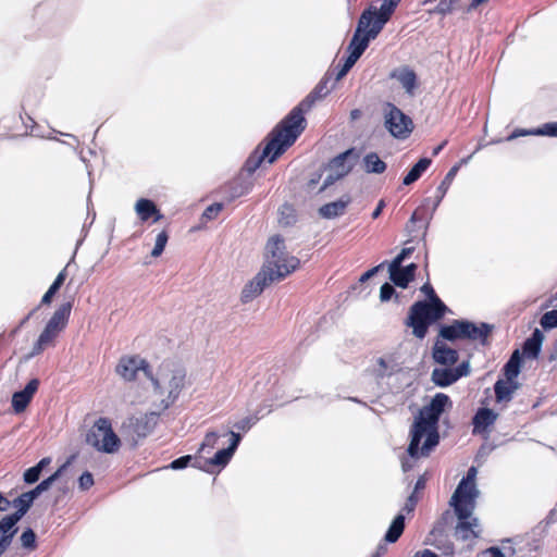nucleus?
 Wrapping results in <instances>:
<instances>
[{
  "label": "nucleus",
  "mask_w": 557,
  "mask_h": 557,
  "mask_svg": "<svg viewBox=\"0 0 557 557\" xmlns=\"http://www.w3.org/2000/svg\"><path fill=\"white\" fill-rule=\"evenodd\" d=\"M448 405H451L449 397L446 394L437 393L414 418L409 432L410 442L406 455L401 457L404 472L413 469L420 458L428 457L438 445V419Z\"/></svg>",
  "instance_id": "nucleus-1"
},
{
  "label": "nucleus",
  "mask_w": 557,
  "mask_h": 557,
  "mask_svg": "<svg viewBox=\"0 0 557 557\" xmlns=\"http://www.w3.org/2000/svg\"><path fill=\"white\" fill-rule=\"evenodd\" d=\"M306 121L301 117L300 109L290 113L273 129L271 137L260 156H251L246 163L249 172L256 171L263 160L273 163L286 148L292 146L305 129Z\"/></svg>",
  "instance_id": "nucleus-2"
},
{
  "label": "nucleus",
  "mask_w": 557,
  "mask_h": 557,
  "mask_svg": "<svg viewBox=\"0 0 557 557\" xmlns=\"http://www.w3.org/2000/svg\"><path fill=\"white\" fill-rule=\"evenodd\" d=\"M148 379L152 385V405L160 411L172 406L186 384V371L181 366L164 361L156 373L150 371Z\"/></svg>",
  "instance_id": "nucleus-3"
},
{
  "label": "nucleus",
  "mask_w": 557,
  "mask_h": 557,
  "mask_svg": "<svg viewBox=\"0 0 557 557\" xmlns=\"http://www.w3.org/2000/svg\"><path fill=\"white\" fill-rule=\"evenodd\" d=\"M421 292L430 298V302L418 301L411 308L407 324L412 327V333L418 338H423L430 323L440 320L447 311V307L435 295L433 287L425 283Z\"/></svg>",
  "instance_id": "nucleus-4"
},
{
  "label": "nucleus",
  "mask_w": 557,
  "mask_h": 557,
  "mask_svg": "<svg viewBox=\"0 0 557 557\" xmlns=\"http://www.w3.org/2000/svg\"><path fill=\"white\" fill-rule=\"evenodd\" d=\"M299 267L298 258L286 251L284 239L274 235L265 246V261L262 271L271 282L281 281Z\"/></svg>",
  "instance_id": "nucleus-5"
},
{
  "label": "nucleus",
  "mask_w": 557,
  "mask_h": 557,
  "mask_svg": "<svg viewBox=\"0 0 557 557\" xmlns=\"http://www.w3.org/2000/svg\"><path fill=\"white\" fill-rule=\"evenodd\" d=\"M86 442L98 451L113 454L120 447V438L114 433L111 422L107 418H99L90 428Z\"/></svg>",
  "instance_id": "nucleus-6"
},
{
  "label": "nucleus",
  "mask_w": 557,
  "mask_h": 557,
  "mask_svg": "<svg viewBox=\"0 0 557 557\" xmlns=\"http://www.w3.org/2000/svg\"><path fill=\"white\" fill-rule=\"evenodd\" d=\"M387 22V18L377 13L376 7H370L362 12L359 18L357 29L352 36L354 44L367 49L370 40L376 38Z\"/></svg>",
  "instance_id": "nucleus-7"
},
{
  "label": "nucleus",
  "mask_w": 557,
  "mask_h": 557,
  "mask_svg": "<svg viewBox=\"0 0 557 557\" xmlns=\"http://www.w3.org/2000/svg\"><path fill=\"white\" fill-rule=\"evenodd\" d=\"M161 412L156 408L153 411L132 416L123 423V430L132 441L137 442L153 431Z\"/></svg>",
  "instance_id": "nucleus-8"
},
{
  "label": "nucleus",
  "mask_w": 557,
  "mask_h": 557,
  "mask_svg": "<svg viewBox=\"0 0 557 557\" xmlns=\"http://www.w3.org/2000/svg\"><path fill=\"white\" fill-rule=\"evenodd\" d=\"M384 119L386 129L395 138L405 139L413 129L412 120L392 103L385 106Z\"/></svg>",
  "instance_id": "nucleus-9"
},
{
  "label": "nucleus",
  "mask_w": 557,
  "mask_h": 557,
  "mask_svg": "<svg viewBox=\"0 0 557 557\" xmlns=\"http://www.w3.org/2000/svg\"><path fill=\"white\" fill-rule=\"evenodd\" d=\"M476 469L471 467L467 475L459 482L456 491L450 499L457 503L458 510H466L472 508V502H475L479 496V490L475 485Z\"/></svg>",
  "instance_id": "nucleus-10"
},
{
  "label": "nucleus",
  "mask_w": 557,
  "mask_h": 557,
  "mask_svg": "<svg viewBox=\"0 0 557 557\" xmlns=\"http://www.w3.org/2000/svg\"><path fill=\"white\" fill-rule=\"evenodd\" d=\"M450 505L454 507V510L458 518V523L456 525V536L463 541H468L471 539H475L480 533V524L479 520L473 517V511L475 508V502H472V508H466V510H458L457 503L450 499Z\"/></svg>",
  "instance_id": "nucleus-11"
},
{
  "label": "nucleus",
  "mask_w": 557,
  "mask_h": 557,
  "mask_svg": "<svg viewBox=\"0 0 557 557\" xmlns=\"http://www.w3.org/2000/svg\"><path fill=\"white\" fill-rule=\"evenodd\" d=\"M140 372L147 377L150 375L146 360L137 356L123 357L116 366V373L126 381L135 380Z\"/></svg>",
  "instance_id": "nucleus-12"
},
{
  "label": "nucleus",
  "mask_w": 557,
  "mask_h": 557,
  "mask_svg": "<svg viewBox=\"0 0 557 557\" xmlns=\"http://www.w3.org/2000/svg\"><path fill=\"white\" fill-rule=\"evenodd\" d=\"M498 414L490 408H480L473 419V434H488L490 428L496 422Z\"/></svg>",
  "instance_id": "nucleus-13"
},
{
  "label": "nucleus",
  "mask_w": 557,
  "mask_h": 557,
  "mask_svg": "<svg viewBox=\"0 0 557 557\" xmlns=\"http://www.w3.org/2000/svg\"><path fill=\"white\" fill-rule=\"evenodd\" d=\"M272 283L269 277L260 271L249 283L245 285L242 290L240 299L243 302L247 304L258 297L268 286Z\"/></svg>",
  "instance_id": "nucleus-14"
},
{
  "label": "nucleus",
  "mask_w": 557,
  "mask_h": 557,
  "mask_svg": "<svg viewBox=\"0 0 557 557\" xmlns=\"http://www.w3.org/2000/svg\"><path fill=\"white\" fill-rule=\"evenodd\" d=\"M39 381L30 380L23 391L16 392L12 396V407L16 413L23 412L30 403L34 394L38 389Z\"/></svg>",
  "instance_id": "nucleus-15"
},
{
  "label": "nucleus",
  "mask_w": 557,
  "mask_h": 557,
  "mask_svg": "<svg viewBox=\"0 0 557 557\" xmlns=\"http://www.w3.org/2000/svg\"><path fill=\"white\" fill-rule=\"evenodd\" d=\"M355 156L354 149H348L343 153H339L331 160L327 166V171L335 173V177L346 176L354 168V163L349 161Z\"/></svg>",
  "instance_id": "nucleus-16"
},
{
  "label": "nucleus",
  "mask_w": 557,
  "mask_h": 557,
  "mask_svg": "<svg viewBox=\"0 0 557 557\" xmlns=\"http://www.w3.org/2000/svg\"><path fill=\"white\" fill-rule=\"evenodd\" d=\"M460 327H462L463 339L480 341L481 343H485L491 332V326L486 323L475 324L466 320H462Z\"/></svg>",
  "instance_id": "nucleus-17"
},
{
  "label": "nucleus",
  "mask_w": 557,
  "mask_h": 557,
  "mask_svg": "<svg viewBox=\"0 0 557 557\" xmlns=\"http://www.w3.org/2000/svg\"><path fill=\"white\" fill-rule=\"evenodd\" d=\"M17 522L5 516L0 520V553H4L11 545L18 531Z\"/></svg>",
  "instance_id": "nucleus-18"
},
{
  "label": "nucleus",
  "mask_w": 557,
  "mask_h": 557,
  "mask_svg": "<svg viewBox=\"0 0 557 557\" xmlns=\"http://www.w3.org/2000/svg\"><path fill=\"white\" fill-rule=\"evenodd\" d=\"M433 358L437 363L449 366L456 363L458 352L446 343L437 341L433 348Z\"/></svg>",
  "instance_id": "nucleus-19"
},
{
  "label": "nucleus",
  "mask_w": 557,
  "mask_h": 557,
  "mask_svg": "<svg viewBox=\"0 0 557 557\" xmlns=\"http://www.w3.org/2000/svg\"><path fill=\"white\" fill-rule=\"evenodd\" d=\"M392 77L396 78L400 83V85L403 86V88L405 89V91L408 95L413 96L414 90L418 86V83H417V75L411 69L405 66V67L395 70L392 73Z\"/></svg>",
  "instance_id": "nucleus-20"
},
{
  "label": "nucleus",
  "mask_w": 557,
  "mask_h": 557,
  "mask_svg": "<svg viewBox=\"0 0 557 557\" xmlns=\"http://www.w3.org/2000/svg\"><path fill=\"white\" fill-rule=\"evenodd\" d=\"M518 388L519 383L517 381L499 379L494 385L496 401L508 403Z\"/></svg>",
  "instance_id": "nucleus-21"
},
{
  "label": "nucleus",
  "mask_w": 557,
  "mask_h": 557,
  "mask_svg": "<svg viewBox=\"0 0 557 557\" xmlns=\"http://www.w3.org/2000/svg\"><path fill=\"white\" fill-rule=\"evenodd\" d=\"M135 211L143 222L148 221L150 218H153V222H158L162 219V214L156 205L149 199L141 198L137 200Z\"/></svg>",
  "instance_id": "nucleus-22"
},
{
  "label": "nucleus",
  "mask_w": 557,
  "mask_h": 557,
  "mask_svg": "<svg viewBox=\"0 0 557 557\" xmlns=\"http://www.w3.org/2000/svg\"><path fill=\"white\" fill-rule=\"evenodd\" d=\"M349 202H350V197L349 196H344V197H342L341 199H338L336 201L329 202V203L322 206L319 209V213L324 219L337 218V216L342 215L345 212V210H346L347 206L349 205Z\"/></svg>",
  "instance_id": "nucleus-23"
},
{
  "label": "nucleus",
  "mask_w": 557,
  "mask_h": 557,
  "mask_svg": "<svg viewBox=\"0 0 557 557\" xmlns=\"http://www.w3.org/2000/svg\"><path fill=\"white\" fill-rule=\"evenodd\" d=\"M364 48L358 44H354V40H350L348 46L349 55L347 57L343 66L338 70L336 74V81H341L354 66V64L358 61L361 54L364 52Z\"/></svg>",
  "instance_id": "nucleus-24"
},
{
  "label": "nucleus",
  "mask_w": 557,
  "mask_h": 557,
  "mask_svg": "<svg viewBox=\"0 0 557 557\" xmlns=\"http://www.w3.org/2000/svg\"><path fill=\"white\" fill-rule=\"evenodd\" d=\"M461 376L462 373H458L457 371H454V369L448 368H436L432 371V381L435 385L441 387L451 385Z\"/></svg>",
  "instance_id": "nucleus-25"
},
{
  "label": "nucleus",
  "mask_w": 557,
  "mask_h": 557,
  "mask_svg": "<svg viewBox=\"0 0 557 557\" xmlns=\"http://www.w3.org/2000/svg\"><path fill=\"white\" fill-rule=\"evenodd\" d=\"M543 341H544L543 333L539 329H535L534 332L532 333L531 337H529L524 342L523 354L528 358H532V359L537 358V356L541 351Z\"/></svg>",
  "instance_id": "nucleus-26"
},
{
  "label": "nucleus",
  "mask_w": 557,
  "mask_h": 557,
  "mask_svg": "<svg viewBox=\"0 0 557 557\" xmlns=\"http://www.w3.org/2000/svg\"><path fill=\"white\" fill-rule=\"evenodd\" d=\"M71 310H72L71 302L62 304L54 311V313L52 314V317L50 318V320L48 321L47 324L51 325V327H58L63 331L67 324L70 314H71Z\"/></svg>",
  "instance_id": "nucleus-27"
},
{
  "label": "nucleus",
  "mask_w": 557,
  "mask_h": 557,
  "mask_svg": "<svg viewBox=\"0 0 557 557\" xmlns=\"http://www.w3.org/2000/svg\"><path fill=\"white\" fill-rule=\"evenodd\" d=\"M375 372L379 376L391 375L400 369L399 363L393 355L377 358Z\"/></svg>",
  "instance_id": "nucleus-28"
},
{
  "label": "nucleus",
  "mask_w": 557,
  "mask_h": 557,
  "mask_svg": "<svg viewBox=\"0 0 557 557\" xmlns=\"http://www.w3.org/2000/svg\"><path fill=\"white\" fill-rule=\"evenodd\" d=\"M458 169H459L458 165L453 166L448 171V173L446 174V176L444 177V180L442 181L440 186L437 187L436 196H435L433 208H432V212H434L436 210V208L440 206L441 201L445 197V195H446V193H447V190H448V188H449L454 177L456 176V174L458 172Z\"/></svg>",
  "instance_id": "nucleus-29"
},
{
  "label": "nucleus",
  "mask_w": 557,
  "mask_h": 557,
  "mask_svg": "<svg viewBox=\"0 0 557 557\" xmlns=\"http://www.w3.org/2000/svg\"><path fill=\"white\" fill-rule=\"evenodd\" d=\"M362 163L367 173L381 174L386 170V163L375 152L367 153Z\"/></svg>",
  "instance_id": "nucleus-30"
},
{
  "label": "nucleus",
  "mask_w": 557,
  "mask_h": 557,
  "mask_svg": "<svg viewBox=\"0 0 557 557\" xmlns=\"http://www.w3.org/2000/svg\"><path fill=\"white\" fill-rule=\"evenodd\" d=\"M326 94H327L326 87L324 85H319L309 96L306 97V99H304L293 110L300 109L301 117L305 120L304 113L310 110V108L312 107V104L314 103V101L317 99H321Z\"/></svg>",
  "instance_id": "nucleus-31"
},
{
  "label": "nucleus",
  "mask_w": 557,
  "mask_h": 557,
  "mask_svg": "<svg viewBox=\"0 0 557 557\" xmlns=\"http://www.w3.org/2000/svg\"><path fill=\"white\" fill-rule=\"evenodd\" d=\"M521 357L519 350H515L510 359L504 367V375L506 380L517 381L520 373Z\"/></svg>",
  "instance_id": "nucleus-32"
},
{
  "label": "nucleus",
  "mask_w": 557,
  "mask_h": 557,
  "mask_svg": "<svg viewBox=\"0 0 557 557\" xmlns=\"http://www.w3.org/2000/svg\"><path fill=\"white\" fill-rule=\"evenodd\" d=\"M404 528H405V516L400 512L395 517V519L391 523V525L385 534V540L389 543L396 542L403 534Z\"/></svg>",
  "instance_id": "nucleus-33"
},
{
  "label": "nucleus",
  "mask_w": 557,
  "mask_h": 557,
  "mask_svg": "<svg viewBox=\"0 0 557 557\" xmlns=\"http://www.w3.org/2000/svg\"><path fill=\"white\" fill-rule=\"evenodd\" d=\"M431 160L428 158H422L416 163L412 169L408 172V174L404 177V185H410L418 181L422 173L430 166Z\"/></svg>",
  "instance_id": "nucleus-34"
},
{
  "label": "nucleus",
  "mask_w": 557,
  "mask_h": 557,
  "mask_svg": "<svg viewBox=\"0 0 557 557\" xmlns=\"http://www.w3.org/2000/svg\"><path fill=\"white\" fill-rule=\"evenodd\" d=\"M462 320H455L451 324L445 325L441 329L440 335L447 341L463 339L460 327Z\"/></svg>",
  "instance_id": "nucleus-35"
},
{
  "label": "nucleus",
  "mask_w": 557,
  "mask_h": 557,
  "mask_svg": "<svg viewBox=\"0 0 557 557\" xmlns=\"http://www.w3.org/2000/svg\"><path fill=\"white\" fill-rule=\"evenodd\" d=\"M55 338L57 337H54V335L51 334V332L45 327L41 334L39 335L37 342L35 343L30 356H37L47 347L53 345Z\"/></svg>",
  "instance_id": "nucleus-36"
},
{
  "label": "nucleus",
  "mask_w": 557,
  "mask_h": 557,
  "mask_svg": "<svg viewBox=\"0 0 557 557\" xmlns=\"http://www.w3.org/2000/svg\"><path fill=\"white\" fill-rule=\"evenodd\" d=\"M12 505L15 508H17V510L14 513L9 515L8 517L12 518L15 522H18L22 519V517L28 511V509L32 506V503L28 500V498H25V494L23 493L11 503V506Z\"/></svg>",
  "instance_id": "nucleus-37"
},
{
  "label": "nucleus",
  "mask_w": 557,
  "mask_h": 557,
  "mask_svg": "<svg viewBox=\"0 0 557 557\" xmlns=\"http://www.w3.org/2000/svg\"><path fill=\"white\" fill-rule=\"evenodd\" d=\"M388 272L391 281L398 287L406 288L413 280L407 272H405V270H403V267L398 269H388Z\"/></svg>",
  "instance_id": "nucleus-38"
},
{
  "label": "nucleus",
  "mask_w": 557,
  "mask_h": 557,
  "mask_svg": "<svg viewBox=\"0 0 557 557\" xmlns=\"http://www.w3.org/2000/svg\"><path fill=\"white\" fill-rule=\"evenodd\" d=\"M233 454L227 448L221 449L214 454V456L207 461L208 465L224 467L231 460Z\"/></svg>",
  "instance_id": "nucleus-39"
},
{
  "label": "nucleus",
  "mask_w": 557,
  "mask_h": 557,
  "mask_svg": "<svg viewBox=\"0 0 557 557\" xmlns=\"http://www.w3.org/2000/svg\"><path fill=\"white\" fill-rule=\"evenodd\" d=\"M65 468H66V463L63 465L62 467H60L52 475H50L46 480L41 481L36 486L37 492H39L41 494V493L48 491L51 487V485L60 478V475L62 474V472Z\"/></svg>",
  "instance_id": "nucleus-40"
},
{
  "label": "nucleus",
  "mask_w": 557,
  "mask_h": 557,
  "mask_svg": "<svg viewBox=\"0 0 557 557\" xmlns=\"http://www.w3.org/2000/svg\"><path fill=\"white\" fill-rule=\"evenodd\" d=\"M219 437L220 436L216 432L207 433L198 451L200 454L206 453V451L209 453L216 445Z\"/></svg>",
  "instance_id": "nucleus-41"
},
{
  "label": "nucleus",
  "mask_w": 557,
  "mask_h": 557,
  "mask_svg": "<svg viewBox=\"0 0 557 557\" xmlns=\"http://www.w3.org/2000/svg\"><path fill=\"white\" fill-rule=\"evenodd\" d=\"M542 327L552 330L557 327V310H550L545 312L540 321Z\"/></svg>",
  "instance_id": "nucleus-42"
},
{
  "label": "nucleus",
  "mask_w": 557,
  "mask_h": 557,
  "mask_svg": "<svg viewBox=\"0 0 557 557\" xmlns=\"http://www.w3.org/2000/svg\"><path fill=\"white\" fill-rule=\"evenodd\" d=\"M400 0H383L377 13L389 20Z\"/></svg>",
  "instance_id": "nucleus-43"
},
{
  "label": "nucleus",
  "mask_w": 557,
  "mask_h": 557,
  "mask_svg": "<svg viewBox=\"0 0 557 557\" xmlns=\"http://www.w3.org/2000/svg\"><path fill=\"white\" fill-rule=\"evenodd\" d=\"M168 234L166 232L162 231L160 232L158 235H157V238H156V243H154V247L151 251V256L157 258L159 256H161V253L163 252L164 250V247L168 243Z\"/></svg>",
  "instance_id": "nucleus-44"
},
{
  "label": "nucleus",
  "mask_w": 557,
  "mask_h": 557,
  "mask_svg": "<svg viewBox=\"0 0 557 557\" xmlns=\"http://www.w3.org/2000/svg\"><path fill=\"white\" fill-rule=\"evenodd\" d=\"M21 544L24 548L35 549L36 548V534L32 529L25 530L21 537Z\"/></svg>",
  "instance_id": "nucleus-45"
},
{
  "label": "nucleus",
  "mask_w": 557,
  "mask_h": 557,
  "mask_svg": "<svg viewBox=\"0 0 557 557\" xmlns=\"http://www.w3.org/2000/svg\"><path fill=\"white\" fill-rule=\"evenodd\" d=\"M540 136L557 137V122L545 123L537 127Z\"/></svg>",
  "instance_id": "nucleus-46"
},
{
  "label": "nucleus",
  "mask_w": 557,
  "mask_h": 557,
  "mask_svg": "<svg viewBox=\"0 0 557 557\" xmlns=\"http://www.w3.org/2000/svg\"><path fill=\"white\" fill-rule=\"evenodd\" d=\"M412 252V248H404L388 264V269H398L401 268V263L404 260L409 257Z\"/></svg>",
  "instance_id": "nucleus-47"
},
{
  "label": "nucleus",
  "mask_w": 557,
  "mask_h": 557,
  "mask_svg": "<svg viewBox=\"0 0 557 557\" xmlns=\"http://www.w3.org/2000/svg\"><path fill=\"white\" fill-rule=\"evenodd\" d=\"M223 205L220 202H215L209 206L202 213V218L206 220H213L218 216V214L222 211Z\"/></svg>",
  "instance_id": "nucleus-48"
},
{
  "label": "nucleus",
  "mask_w": 557,
  "mask_h": 557,
  "mask_svg": "<svg viewBox=\"0 0 557 557\" xmlns=\"http://www.w3.org/2000/svg\"><path fill=\"white\" fill-rule=\"evenodd\" d=\"M40 473L41 470L39 469V467L34 466L24 472V481L27 484H33L39 480Z\"/></svg>",
  "instance_id": "nucleus-49"
},
{
  "label": "nucleus",
  "mask_w": 557,
  "mask_h": 557,
  "mask_svg": "<svg viewBox=\"0 0 557 557\" xmlns=\"http://www.w3.org/2000/svg\"><path fill=\"white\" fill-rule=\"evenodd\" d=\"M79 488L86 491L94 485V478L90 472H84L78 480Z\"/></svg>",
  "instance_id": "nucleus-50"
},
{
  "label": "nucleus",
  "mask_w": 557,
  "mask_h": 557,
  "mask_svg": "<svg viewBox=\"0 0 557 557\" xmlns=\"http://www.w3.org/2000/svg\"><path fill=\"white\" fill-rule=\"evenodd\" d=\"M394 293H395V289L391 284H388V283L383 284L380 289L381 301L389 300L392 298V296L394 295Z\"/></svg>",
  "instance_id": "nucleus-51"
},
{
  "label": "nucleus",
  "mask_w": 557,
  "mask_h": 557,
  "mask_svg": "<svg viewBox=\"0 0 557 557\" xmlns=\"http://www.w3.org/2000/svg\"><path fill=\"white\" fill-rule=\"evenodd\" d=\"M190 460H191V456H189V455L180 457L171 462L170 468L174 469V470L184 469L185 467H187V465L190 462Z\"/></svg>",
  "instance_id": "nucleus-52"
},
{
  "label": "nucleus",
  "mask_w": 557,
  "mask_h": 557,
  "mask_svg": "<svg viewBox=\"0 0 557 557\" xmlns=\"http://www.w3.org/2000/svg\"><path fill=\"white\" fill-rule=\"evenodd\" d=\"M530 135L540 136L537 134V128H532V129L518 128L508 137V139L511 140V139H515V138H518L521 136H530Z\"/></svg>",
  "instance_id": "nucleus-53"
},
{
  "label": "nucleus",
  "mask_w": 557,
  "mask_h": 557,
  "mask_svg": "<svg viewBox=\"0 0 557 557\" xmlns=\"http://www.w3.org/2000/svg\"><path fill=\"white\" fill-rule=\"evenodd\" d=\"M230 435H231V443H230V446L227 447V449L230 450V453H232L234 455L235 450L237 449L239 443H240V435L238 433H235L233 431L230 432Z\"/></svg>",
  "instance_id": "nucleus-54"
},
{
  "label": "nucleus",
  "mask_w": 557,
  "mask_h": 557,
  "mask_svg": "<svg viewBox=\"0 0 557 557\" xmlns=\"http://www.w3.org/2000/svg\"><path fill=\"white\" fill-rule=\"evenodd\" d=\"M256 420L253 418H245L235 423V428L242 431H248L253 424Z\"/></svg>",
  "instance_id": "nucleus-55"
},
{
  "label": "nucleus",
  "mask_w": 557,
  "mask_h": 557,
  "mask_svg": "<svg viewBox=\"0 0 557 557\" xmlns=\"http://www.w3.org/2000/svg\"><path fill=\"white\" fill-rule=\"evenodd\" d=\"M66 278V270L63 269L55 277L54 282L51 284L50 288L58 292L59 288L62 286Z\"/></svg>",
  "instance_id": "nucleus-56"
},
{
  "label": "nucleus",
  "mask_w": 557,
  "mask_h": 557,
  "mask_svg": "<svg viewBox=\"0 0 557 557\" xmlns=\"http://www.w3.org/2000/svg\"><path fill=\"white\" fill-rule=\"evenodd\" d=\"M417 503H418L417 495H414V493H411V495L407 498L403 510L408 512V513L413 511Z\"/></svg>",
  "instance_id": "nucleus-57"
},
{
  "label": "nucleus",
  "mask_w": 557,
  "mask_h": 557,
  "mask_svg": "<svg viewBox=\"0 0 557 557\" xmlns=\"http://www.w3.org/2000/svg\"><path fill=\"white\" fill-rule=\"evenodd\" d=\"M479 557H505L498 547H490L481 553Z\"/></svg>",
  "instance_id": "nucleus-58"
},
{
  "label": "nucleus",
  "mask_w": 557,
  "mask_h": 557,
  "mask_svg": "<svg viewBox=\"0 0 557 557\" xmlns=\"http://www.w3.org/2000/svg\"><path fill=\"white\" fill-rule=\"evenodd\" d=\"M327 172H329V174L326 175V177L323 182V185L320 187L319 191H323L329 186H331L332 184H334L336 181L339 180V177H335V173H333L332 171H327Z\"/></svg>",
  "instance_id": "nucleus-59"
},
{
  "label": "nucleus",
  "mask_w": 557,
  "mask_h": 557,
  "mask_svg": "<svg viewBox=\"0 0 557 557\" xmlns=\"http://www.w3.org/2000/svg\"><path fill=\"white\" fill-rule=\"evenodd\" d=\"M384 264H385V263H384V262H382V263H380L379 265H376V267H374V268H372V269L368 270L367 272H364V273L361 275V277H360V282H366V281H368L369 278H371L372 276H374V275L377 273V271L384 267Z\"/></svg>",
  "instance_id": "nucleus-60"
},
{
  "label": "nucleus",
  "mask_w": 557,
  "mask_h": 557,
  "mask_svg": "<svg viewBox=\"0 0 557 557\" xmlns=\"http://www.w3.org/2000/svg\"><path fill=\"white\" fill-rule=\"evenodd\" d=\"M453 11V8H451V4H446V3H440L435 10V12L440 13V14H448Z\"/></svg>",
  "instance_id": "nucleus-61"
},
{
  "label": "nucleus",
  "mask_w": 557,
  "mask_h": 557,
  "mask_svg": "<svg viewBox=\"0 0 557 557\" xmlns=\"http://www.w3.org/2000/svg\"><path fill=\"white\" fill-rule=\"evenodd\" d=\"M454 371H457L458 373H462V376H466L470 372V366L468 362H462L457 368H455Z\"/></svg>",
  "instance_id": "nucleus-62"
},
{
  "label": "nucleus",
  "mask_w": 557,
  "mask_h": 557,
  "mask_svg": "<svg viewBox=\"0 0 557 557\" xmlns=\"http://www.w3.org/2000/svg\"><path fill=\"white\" fill-rule=\"evenodd\" d=\"M55 293H57L55 290H53L52 288L49 287V289L46 292V294L44 295V297L41 299V304H45V305L50 304L51 299Z\"/></svg>",
  "instance_id": "nucleus-63"
},
{
  "label": "nucleus",
  "mask_w": 557,
  "mask_h": 557,
  "mask_svg": "<svg viewBox=\"0 0 557 557\" xmlns=\"http://www.w3.org/2000/svg\"><path fill=\"white\" fill-rule=\"evenodd\" d=\"M414 557H438L434 552L430 549H424L422 552H418Z\"/></svg>",
  "instance_id": "nucleus-64"
}]
</instances>
